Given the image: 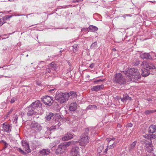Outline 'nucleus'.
Masks as SVG:
<instances>
[{
  "instance_id": "37",
  "label": "nucleus",
  "mask_w": 156,
  "mask_h": 156,
  "mask_svg": "<svg viewBox=\"0 0 156 156\" xmlns=\"http://www.w3.org/2000/svg\"><path fill=\"white\" fill-rule=\"evenodd\" d=\"M112 149V148H111V147H110L108 145L107 146L106 148L105 149V150L104 152V153H105V154L107 153V151L108 150H110V149Z\"/></svg>"
},
{
  "instance_id": "63",
  "label": "nucleus",
  "mask_w": 156,
  "mask_h": 156,
  "mask_svg": "<svg viewBox=\"0 0 156 156\" xmlns=\"http://www.w3.org/2000/svg\"><path fill=\"white\" fill-rule=\"evenodd\" d=\"M126 16H131L129 14H127V15H126Z\"/></svg>"
},
{
  "instance_id": "29",
  "label": "nucleus",
  "mask_w": 156,
  "mask_h": 156,
  "mask_svg": "<svg viewBox=\"0 0 156 156\" xmlns=\"http://www.w3.org/2000/svg\"><path fill=\"white\" fill-rule=\"evenodd\" d=\"M144 144L145 145V147L148 146L152 145V142L150 139L145 140L144 142Z\"/></svg>"
},
{
  "instance_id": "9",
  "label": "nucleus",
  "mask_w": 156,
  "mask_h": 156,
  "mask_svg": "<svg viewBox=\"0 0 156 156\" xmlns=\"http://www.w3.org/2000/svg\"><path fill=\"white\" fill-rule=\"evenodd\" d=\"M71 154L72 156H80L79 148L77 147H73L71 151Z\"/></svg>"
},
{
  "instance_id": "55",
  "label": "nucleus",
  "mask_w": 156,
  "mask_h": 156,
  "mask_svg": "<svg viewBox=\"0 0 156 156\" xmlns=\"http://www.w3.org/2000/svg\"><path fill=\"white\" fill-rule=\"evenodd\" d=\"M55 144H54V143H52L51 144V146H52L53 147L54 146H55Z\"/></svg>"
},
{
  "instance_id": "43",
  "label": "nucleus",
  "mask_w": 156,
  "mask_h": 156,
  "mask_svg": "<svg viewBox=\"0 0 156 156\" xmlns=\"http://www.w3.org/2000/svg\"><path fill=\"white\" fill-rule=\"evenodd\" d=\"M104 80H105L104 79H103V80H101V79H100V80H97L94 81V83H95L96 84H98V82H103Z\"/></svg>"
},
{
  "instance_id": "31",
  "label": "nucleus",
  "mask_w": 156,
  "mask_h": 156,
  "mask_svg": "<svg viewBox=\"0 0 156 156\" xmlns=\"http://www.w3.org/2000/svg\"><path fill=\"white\" fill-rule=\"evenodd\" d=\"M136 141H134L132 143V144H131L130 147L129 148V151H132L133 150V149L135 145L136 144Z\"/></svg>"
},
{
  "instance_id": "6",
  "label": "nucleus",
  "mask_w": 156,
  "mask_h": 156,
  "mask_svg": "<svg viewBox=\"0 0 156 156\" xmlns=\"http://www.w3.org/2000/svg\"><path fill=\"white\" fill-rule=\"evenodd\" d=\"M31 129L35 132H39L42 129L41 126L36 122H32L30 125Z\"/></svg>"
},
{
  "instance_id": "49",
  "label": "nucleus",
  "mask_w": 156,
  "mask_h": 156,
  "mask_svg": "<svg viewBox=\"0 0 156 156\" xmlns=\"http://www.w3.org/2000/svg\"><path fill=\"white\" fill-rule=\"evenodd\" d=\"M125 98H125V97H124L123 98H121L120 99H121V101L124 102L125 101H126V100Z\"/></svg>"
},
{
  "instance_id": "5",
  "label": "nucleus",
  "mask_w": 156,
  "mask_h": 156,
  "mask_svg": "<svg viewBox=\"0 0 156 156\" xmlns=\"http://www.w3.org/2000/svg\"><path fill=\"white\" fill-rule=\"evenodd\" d=\"M42 101L46 105L51 106L53 103V98L47 95L43 96L41 98Z\"/></svg>"
},
{
  "instance_id": "36",
  "label": "nucleus",
  "mask_w": 156,
  "mask_h": 156,
  "mask_svg": "<svg viewBox=\"0 0 156 156\" xmlns=\"http://www.w3.org/2000/svg\"><path fill=\"white\" fill-rule=\"evenodd\" d=\"M89 132V129L88 128H86L84 130V133H83L82 134H85L86 135H87V136H88V133Z\"/></svg>"
},
{
  "instance_id": "26",
  "label": "nucleus",
  "mask_w": 156,
  "mask_h": 156,
  "mask_svg": "<svg viewBox=\"0 0 156 156\" xmlns=\"http://www.w3.org/2000/svg\"><path fill=\"white\" fill-rule=\"evenodd\" d=\"M54 114L53 113H49L48 115H46L45 118L47 120L49 121L51 119L54 118Z\"/></svg>"
},
{
  "instance_id": "47",
  "label": "nucleus",
  "mask_w": 156,
  "mask_h": 156,
  "mask_svg": "<svg viewBox=\"0 0 156 156\" xmlns=\"http://www.w3.org/2000/svg\"><path fill=\"white\" fill-rule=\"evenodd\" d=\"M12 16H6L5 17V18H4L5 20H6L10 18L11 17H12Z\"/></svg>"
},
{
  "instance_id": "28",
  "label": "nucleus",
  "mask_w": 156,
  "mask_h": 156,
  "mask_svg": "<svg viewBox=\"0 0 156 156\" xmlns=\"http://www.w3.org/2000/svg\"><path fill=\"white\" fill-rule=\"evenodd\" d=\"M98 109L97 107L94 105H89L87 108V109L88 110L89 109L91 110H97Z\"/></svg>"
},
{
  "instance_id": "1",
  "label": "nucleus",
  "mask_w": 156,
  "mask_h": 156,
  "mask_svg": "<svg viewBox=\"0 0 156 156\" xmlns=\"http://www.w3.org/2000/svg\"><path fill=\"white\" fill-rule=\"evenodd\" d=\"M126 74L128 77V82L131 81L133 78L134 80V81L136 82V80L141 78V75L137 69L134 68L128 69L126 71Z\"/></svg>"
},
{
  "instance_id": "33",
  "label": "nucleus",
  "mask_w": 156,
  "mask_h": 156,
  "mask_svg": "<svg viewBox=\"0 0 156 156\" xmlns=\"http://www.w3.org/2000/svg\"><path fill=\"white\" fill-rule=\"evenodd\" d=\"M78 45L77 44H74L73 46V51L75 53L77 51Z\"/></svg>"
},
{
  "instance_id": "59",
  "label": "nucleus",
  "mask_w": 156,
  "mask_h": 156,
  "mask_svg": "<svg viewBox=\"0 0 156 156\" xmlns=\"http://www.w3.org/2000/svg\"><path fill=\"white\" fill-rule=\"evenodd\" d=\"M73 2H77V0H73Z\"/></svg>"
},
{
  "instance_id": "45",
  "label": "nucleus",
  "mask_w": 156,
  "mask_h": 156,
  "mask_svg": "<svg viewBox=\"0 0 156 156\" xmlns=\"http://www.w3.org/2000/svg\"><path fill=\"white\" fill-rule=\"evenodd\" d=\"M18 118V116L17 115H16L15 116V117L14 119V121L15 122H17V120Z\"/></svg>"
},
{
  "instance_id": "11",
  "label": "nucleus",
  "mask_w": 156,
  "mask_h": 156,
  "mask_svg": "<svg viewBox=\"0 0 156 156\" xmlns=\"http://www.w3.org/2000/svg\"><path fill=\"white\" fill-rule=\"evenodd\" d=\"M140 56L141 58L143 59H152V57L149 53H141Z\"/></svg>"
},
{
  "instance_id": "34",
  "label": "nucleus",
  "mask_w": 156,
  "mask_h": 156,
  "mask_svg": "<svg viewBox=\"0 0 156 156\" xmlns=\"http://www.w3.org/2000/svg\"><path fill=\"white\" fill-rule=\"evenodd\" d=\"M104 149V146L102 145L100 147H99L98 149V152L99 153H100L101 152L102 150Z\"/></svg>"
},
{
  "instance_id": "30",
  "label": "nucleus",
  "mask_w": 156,
  "mask_h": 156,
  "mask_svg": "<svg viewBox=\"0 0 156 156\" xmlns=\"http://www.w3.org/2000/svg\"><path fill=\"white\" fill-rule=\"evenodd\" d=\"M146 151L148 152H151L152 151L153 149V145L148 146H146Z\"/></svg>"
},
{
  "instance_id": "35",
  "label": "nucleus",
  "mask_w": 156,
  "mask_h": 156,
  "mask_svg": "<svg viewBox=\"0 0 156 156\" xmlns=\"http://www.w3.org/2000/svg\"><path fill=\"white\" fill-rule=\"evenodd\" d=\"M5 23L4 18H0V26H2Z\"/></svg>"
},
{
  "instance_id": "15",
  "label": "nucleus",
  "mask_w": 156,
  "mask_h": 156,
  "mask_svg": "<svg viewBox=\"0 0 156 156\" xmlns=\"http://www.w3.org/2000/svg\"><path fill=\"white\" fill-rule=\"evenodd\" d=\"M104 87V85L103 84L101 85H98L95 86H93L91 88V90L93 91H98L101 89H102Z\"/></svg>"
},
{
  "instance_id": "60",
  "label": "nucleus",
  "mask_w": 156,
  "mask_h": 156,
  "mask_svg": "<svg viewBox=\"0 0 156 156\" xmlns=\"http://www.w3.org/2000/svg\"><path fill=\"white\" fill-rule=\"evenodd\" d=\"M12 111V109L9 112V113H8L9 114H10Z\"/></svg>"
},
{
  "instance_id": "24",
  "label": "nucleus",
  "mask_w": 156,
  "mask_h": 156,
  "mask_svg": "<svg viewBox=\"0 0 156 156\" xmlns=\"http://www.w3.org/2000/svg\"><path fill=\"white\" fill-rule=\"evenodd\" d=\"M67 93L69 95V98L70 97L71 99L74 98L77 96L76 92H74L73 91H71L69 93Z\"/></svg>"
},
{
  "instance_id": "57",
  "label": "nucleus",
  "mask_w": 156,
  "mask_h": 156,
  "mask_svg": "<svg viewBox=\"0 0 156 156\" xmlns=\"http://www.w3.org/2000/svg\"><path fill=\"white\" fill-rule=\"evenodd\" d=\"M18 150H19V151L20 152H21V151H23V150H22L21 149V148H18Z\"/></svg>"
},
{
  "instance_id": "17",
  "label": "nucleus",
  "mask_w": 156,
  "mask_h": 156,
  "mask_svg": "<svg viewBox=\"0 0 156 156\" xmlns=\"http://www.w3.org/2000/svg\"><path fill=\"white\" fill-rule=\"evenodd\" d=\"M73 135L70 133H67L65 135V136L62 138L63 140H67L73 138Z\"/></svg>"
},
{
  "instance_id": "42",
  "label": "nucleus",
  "mask_w": 156,
  "mask_h": 156,
  "mask_svg": "<svg viewBox=\"0 0 156 156\" xmlns=\"http://www.w3.org/2000/svg\"><path fill=\"white\" fill-rule=\"evenodd\" d=\"M41 64H43V65H45V62L43 61H39V63H38L39 66H40Z\"/></svg>"
},
{
  "instance_id": "27",
  "label": "nucleus",
  "mask_w": 156,
  "mask_h": 156,
  "mask_svg": "<svg viewBox=\"0 0 156 156\" xmlns=\"http://www.w3.org/2000/svg\"><path fill=\"white\" fill-rule=\"evenodd\" d=\"M149 64V63L147 62V61H144L143 62L141 65L144 69L145 68H148Z\"/></svg>"
},
{
  "instance_id": "61",
  "label": "nucleus",
  "mask_w": 156,
  "mask_h": 156,
  "mask_svg": "<svg viewBox=\"0 0 156 156\" xmlns=\"http://www.w3.org/2000/svg\"><path fill=\"white\" fill-rule=\"evenodd\" d=\"M150 2H151L152 3H155V1H150Z\"/></svg>"
},
{
  "instance_id": "39",
  "label": "nucleus",
  "mask_w": 156,
  "mask_h": 156,
  "mask_svg": "<svg viewBox=\"0 0 156 156\" xmlns=\"http://www.w3.org/2000/svg\"><path fill=\"white\" fill-rule=\"evenodd\" d=\"M97 44V43L96 41L94 42L91 45V46H90L91 48H94L95 46H96Z\"/></svg>"
},
{
  "instance_id": "20",
  "label": "nucleus",
  "mask_w": 156,
  "mask_h": 156,
  "mask_svg": "<svg viewBox=\"0 0 156 156\" xmlns=\"http://www.w3.org/2000/svg\"><path fill=\"white\" fill-rule=\"evenodd\" d=\"M154 134H150L148 135L147 134L145 135L144 136L145 138H147V139L150 138L151 139H155L156 138V132L154 133Z\"/></svg>"
},
{
  "instance_id": "52",
  "label": "nucleus",
  "mask_w": 156,
  "mask_h": 156,
  "mask_svg": "<svg viewBox=\"0 0 156 156\" xmlns=\"http://www.w3.org/2000/svg\"><path fill=\"white\" fill-rule=\"evenodd\" d=\"M94 64H93V63H92V64H91L90 66V67L91 68H93V67H94Z\"/></svg>"
},
{
  "instance_id": "18",
  "label": "nucleus",
  "mask_w": 156,
  "mask_h": 156,
  "mask_svg": "<svg viewBox=\"0 0 156 156\" xmlns=\"http://www.w3.org/2000/svg\"><path fill=\"white\" fill-rule=\"evenodd\" d=\"M47 66L51 69H53L54 70H55L57 67L56 64H55L54 62H52L51 63L49 64Z\"/></svg>"
},
{
  "instance_id": "22",
  "label": "nucleus",
  "mask_w": 156,
  "mask_h": 156,
  "mask_svg": "<svg viewBox=\"0 0 156 156\" xmlns=\"http://www.w3.org/2000/svg\"><path fill=\"white\" fill-rule=\"evenodd\" d=\"M31 107L30 106L29 108V111L27 113V115L28 116H31L34 114H35V112L34 111L33 109H32Z\"/></svg>"
},
{
  "instance_id": "46",
  "label": "nucleus",
  "mask_w": 156,
  "mask_h": 156,
  "mask_svg": "<svg viewBox=\"0 0 156 156\" xmlns=\"http://www.w3.org/2000/svg\"><path fill=\"white\" fill-rule=\"evenodd\" d=\"M125 98L126 101L127 100H131V98L130 97H129V96H125Z\"/></svg>"
},
{
  "instance_id": "50",
  "label": "nucleus",
  "mask_w": 156,
  "mask_h": 156,
  "mask_svg": "<svg viewBox=\"0 0 156 156\" xmlns=\"http://www.w3.org/2000/svg\"><path fill=\"white\" fill-rule=\"evenodd\" d=\"M88 28H84L82 29L81 30L82 31H88Z\"/></svg>"
},
{
  "instance_id": "38",
  "label": "nucleus",
  "mask_w": 156,
  "mask_h": 156,
  "mask_svg": "<svg viewBox=\"0 0 156 156\" xmlns=\"http://www.w3.org/2000/svg\"><path fill=\"white\" fill-rule=\"evenodd\" d=\"M154 112V111L153 110H148L146 111L145 112V114L148 115L151 113H153Z\"/></svg>"
},
{
  "instance_id": "7",
  "label": "nucleus",
  "mask_w": 156,
  "mask_h": 156,
  "mask_svg": "<svg viewBox=\"0 0 156 156\" xmlns=\"http://www.w3.org/2000/svg\"><path fill=\"white\" fill-rule=\"evenodd\" d=\"M108 142V145L112 148L115 147L117 143V140L115 138H108L106 139Z\"/></svg>"
},
{
  "instance_id": "19",
  "label": "nucleus",
  "mask_w": 156,
  "mask_h": 156,
  "mask_svg": "<svg viewBox=\"0 0 156 156\" xmlns=\"http://www.w3.org/2000/svg\"><path fill=\"white\" fill-rule=\"evenodd\" d=\"M77 143V141H73L64 143L66 148L70 145H75Z\"/></svg>"
},
{
  "instance_id": "56",
  "label": "nucleus",
  "mask_w": 156,
  "mask_h": 156,
  "mask_svg": "<svg viewBox=\"0 0 156 156\" xmlns=\"http://www.w3.org/2000/svg\"><path fill=\"white\" fill-rule=\"evenodd\" d=\"M147 100L148 101H152V99L151 98H149L147 99Z\"/></svg>"
},
{
  "instance_id": "16",
  "label": "nucleus",
  "mask_w": 156,
  "mask_h": 156,
  "mask_svg": "<svg viewBox=\"0 0 156 156\" xmlns=\"http://www.w3.org/2000/svg\"><path fill=\"white\" fill-rule=\"evenodd\" d=\"M148 132L152 133H155L156 132V126L154 125H151L149 128Z\"/></svg>"
},
{
  "instance_id": "2",
  "label": "nucleus",
  "mask_w": 156,
  "mask_h": 156,
  "mask_svg": "<svg viewBox=\"0 0 156 156\" xmlns=\"http://www.w3.org/2000/svg\"><path fill=\"white\" fill-rule=\"evenodd\" d=\"M69 95L67 92L62 93L60 91H58L55 95V99L58 102L62 104L68 100L69 98Z\"/></svg>"
},
{
  "instance_id": "4",
  "label": "nucleus",
  "mask_w": 156,
  "mask_h": 156,
  "mask_svg": "<svg viewBox=\"0 0 156 156\" xmlns=\"http://www.w3.org/2000/svg\"><path fill=\"white\" fill-rule=\"evenodd\" d=\"M90 138L87 135L82 134L78 142L80 146H85L89 142Z\"/></svg>"
},
{
  "instance_id": "54",
  "label": "nucleus",
  "mask_w": 156,
  "mask_h": 156,
  "mask_svg": "<svg viewBox=\"0 0 156 156\" xmlns=\"http://www.w3.org/2000/svg\"><path fill=\"white\" fill-rule=\"evenodd\" d=\"M20 153L21 154L23 155L26 154V153L23 150L22 151H21V152Z\"/></svg>"
},
{
  "instance_id": "41",
  "label": "nucleus",
  "mask_w": 156,
  "mask_h": 156,
  "mask_svg": "<svg viewBox=\"0 0 156 156\" xmlns=\"http://www.w3.org/2000/svg\"><path fill=\"white\" fill-rule=\"evenodd\" d=\"M17 99L15 98H12L10 101V102L11 103H13L15 101H16Z\"/></svg>"
},
{
  "instance_id": "14",
  "label": "nucleus",
  "mask_w": 156,
  "mask_h": 156,
  "mask_svg": "<svg viewBox=\"0 0 156 156\" xmlns=\"http://www.w3.org/2000/svg\"><path fill=\"white\" fill-rule=\"evenodd\" d=\"M50 150L49 149H43L40 151L39 153L42 155H47L49 154Z\"/></svg>"
},
{
  "instance_id": "23",
  "label": "nucleus",
  "mask_w": 156,
  "mask_h": 156,
  "mask_svg": "<svg viewBox=\"0 0 156 156\" xmlns=\"http://www.w3.org/2000/svg\"><path fill=\"white\" fill-rule=\"evenodd\" d=\"M88 29H89V31L93 32L96 31L98 29V28L96 27L91 25L89 26Z\"/></svg>"
},
{
  "instance_id": "64",
  "label": "nucleus",
  "mask_w": 156,
  "mask_h": 156,
  "mask_svg": "<svg viewBox=\"0 0 156 156\" xmlns=\"http://www.w3.org/2000/svg\"><path fill=\"white\" fill-rule=\"evenodd\" d=\"M114 151H113V150H111V153H112L113 152H114Z\"/></svg>"
},
{
  "instance_id": "51",
  "label": "nucleus",
  "mask_w": 156,
  "mask_h": 156,
  "mask_svg": "<svg viewBox=\"0 0 156 156\" xmlns=\"http://www.w3.org/2000/svg\"><path fill=\"white\" fill-rule=\"evenodd\" d=\"M139 61L136 62L134 64V65L135 66H137L139 64Z\"/></svg>"
},
{
  "instance_id": "44",
  "label": "nucleus",
  "mask_w": 156,
  "mask_h": 156,
  "mask_svg": "<svg viewBox=\"0 0 156 156\" xmlns=\"http://www.w3.org/2000/svg\"><path fill=\"white\" fill-rule=\"evenodd\" d=\"M51 69H50V68L48 67L47 69L46 70V73H50L51 72Z\"/></svg>"
},
{
  "instance_id": "25",
  "label": "nucleus",
  "mask_w": 156,
  "mask_h": 156,
  "mask_svg": "<svg viewBox=\"0 0 156 156\" xmlns=\"http://www.w3.org/2000/svg\"><path fill=\"white\" fill-rule=\"evenodd\" d=\"M23 146L26 151L27 152V153H29L30 152V148L29 146L27 143L26 142L24 144V145H23Z\"/></svg>"
},
{
  "instance_id": "12",
  "label": "nucleus",
  "mask_w": 156,
  "mask_h": 156,
  "mask_svg": "<svg viewBox=\"0 0 156 156\" xmlns=\"http://www.w3.org/2000/svg\"><path fill=\"white\" fill-rule=\"evenodd\" d=\"M2 128V130L3 131L7 132L11 131V127L9 124L4 123Z\"/></svg>"
},
{
  "instance_id": "3",
  "label": "nucleus",
  "mask_w": 156,
  "mask_h": 156,
  "mask_svg": "<svg viewBox=\"0 0 156 156\" xmlns=\"http://www.w3.org/2000/svg\"><path fill=\"white\" fill-rule=\"evenodd\" d=\"M114 80L116 83L120 84H124L126 83V79L120 73H117L115 75Z\"/></svg>"
},
{
  "instance_id": "48",
  "label": "nucleus",
  "mask_w": 156,
  "mask_h": 156,
  "mask_svg": "<svg viewBox=\"0 0 156 156\" xmlns=\"http://www.w3.org/2000/svg\"><path fill=\"white\" fill-rule=\"evenodd\" d=\"M133 126V124L132 123H128L127 125V126L128 127H131L132 126Z\"/></svg>"
},
{
  "instance_id": "58",
  "label": "nucleus",
  "mask_w": 156,
  "mask_h": 156,
  "mask_svg": "<svg viewBox=\"0 0 156 156\" xmlns=\"http://www.w3.org/2000/svg\"><path fill=\"white\" fill-rule=\"evenodd\" d=\"M3 76H4V77H9V76H3V75H2V76H1V77H0V78H1V77H3Z\"/></svg>"
},
{
  "instance_id": "13",
  "label": "nucleus",
  "mask_w": 156,
  "mask_h": 156,
  "mask_svg": "<svg viewBox=\"0 0 156 156\" xmlns=\"http://www.w3.org/2000/svg\"><path fill=\"white\" fill-rule=\"evenodd\" d=\"M77 108V104L75 102H74L70 104L69 109L70 111L74 112L76 110Z\"/></svg>"
},
{
  "instance_id": "62",
  "label": "nucleus",
  "mask_w": 156,
  "mask_h": 156,
  "mask_svg": "<svg viewBox=\"0 0 156 156\" xmlns=\"http://www.w3.org/2000/svg\"><path fill=\"white\" fill-rule=\"evenodd\" d=\"M77 0V2H81V0Z\"/></svg>"
},
{
  "instance_id": "10",
  "label": "nucleus",
  "mask_w": 156,
  "mask_h": 156,
  "mask_svg": "<svg viewBox=\"0 0 156 156\" xmlns=\"http://www.w3.org/2000/svg\"><path fill=\"white\" fill-rule=\"evenodd\" d=\"M66 149V147L64 143L58 145V148L56 150V153L58 154L61 153L63 152L62 150H65Z\"/></svg>"
},
{
  "instance_id": "8",
  "label": "nucleus",
  "mask_w": 156,
  "mask_h": 156,
  "mask_svg": "<svg viewBox=\"0 0 156 156\" xmlns=\"http://www.w3.org/2000/svg\"><path fill=\"white\" fill-rule=\"evenodd\" d=\"M42 106V104L40 101L38 100L35 101V102H33L30 106L33 109H38L40 108Z\"/></svg>"
},
{
  "instance_id": "32",
  "label": "nucleus",
  "mask_w": 156,
  "mask_h": 156,
  "mask_svg": "<svg viewBox=\"0 0 156 156\" xmlns=\"http://www.w3.org/2000/svg\"><path fill=\"white\" fill-rule=\"evenodd\" d=\"M148 68L150 69H155L156 67L152 63L149 62V66Z\"/></svg>"
},
{
  "instance_id": "40",
  "label": "nucleus",
  "mask_w": 156,
  "mask_h": 156,
  "mask_svg": "<svg viewBox=\"0 0 156 156\" xmlns=\"http://www.w3.org/2000/svg\"><path fill=\"white\" fill-rule=\"evenodd\" d=\"M1 142L3 143V144H4L5 147V148L7 147L8 144L4 140H2Z\"/></svg>"
},
{
  "instance_id": "21",
  "label": "nucleus",
  "mask_w": 156,
  "mask_h": 156,
  "mask_svg": "<svg viewBox=\"0 0 156 156\" xmlns=\"http://www.w3.org/2000/svg\"><path fill=\"white\" fill-rule=\"evenodd\" d=\"M142 73L141 74L142 76H148L150 73V72L149 71L147 70V69H142Z\"/></svg>"
},
{
  "instance_id": "53",
  "label": "nucleus",
  "mask_w": 156,
  "mask_h": 156,
  "mask_svg": "<svg viewBox=\"0 0 156 156\" xmlns=\"http://www.w3.org/2000/svg\"><path fill=\"white\" fill-rule=\"evenodd\" d=\"M56 90V89L55 88H54L53 89H50V90H49V92H51V93H52L53 92V91L55 90Z\"/></svg>"
}]
</instances>
